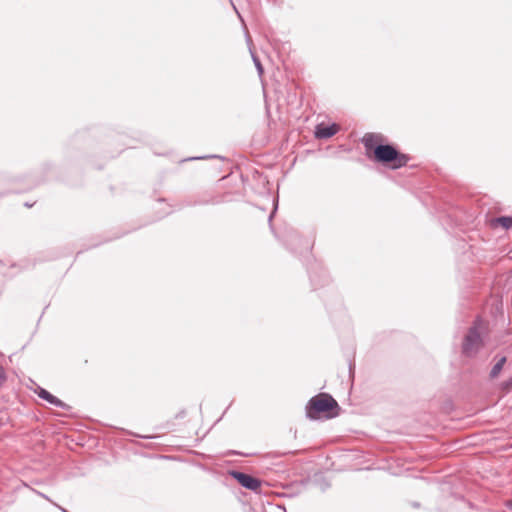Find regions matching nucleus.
Returning <instances> with one entry per match:
<instances>
[{
    "instance_id": "f257e3e1",
    "label": "nucleus",
    "mask_w": 512,
    "mask_h": 512,
    "mask_svg": "<svg viewBox=\"0 0 512 512\" xmlns=\"http://www.w3.org/2000/svg\"><path fill=\"white\" fill-rule=\"evenodd\" d=\"M307 416L317 420L321 418L331 419L339 414V406L336 400L327 393H319L312 397L307 404Z\"/></svg>"
},
{
    "instance_id": "f03ea898",
    "label": "nucleus",
    "mask_w": 512,
    "mask_h": 512,
    "mask_svg": "<svg viewBox=\"0 0 512 512\" xmlns=\"http://www.w3.org/2000/svg\"><path fill=\"white\" fill-rule=\"evenodd\" d=\"M375 161L386 164L392 169H398L407 165L409 156L399 152L392 145H378L374 149Z\"/></svg>"
},
{
    "instance_id": "7ed1b4c3",
    "label": "nucleus",
    "mask_w": 512,
    "mask_h": 512,
    "mask_svg": "<svg viewBox=\"0 0 512 512\" xmlns=\"http://www.w3.org/2000/svg\"><path fill=\"white\" fill-rule=\"evenodd\" d=\"M482 346V339L478 327H473L467 333L464 343H463V352L471 356L475 354L479 348Z\"/></svg>"
},
{
    "instance_id": "20e7f679",
    "label": "nucleus",
    "mask_w": 512,
    "mask_h": 512,
    "mask_svg": "<svg viewBox=\"0 0 512 512\" xmlns=\"http://www.w3.org/2000/svg\"><path fill=\"white\" fill-rule=\"evenodd\" d=\"M230 474L240 485L249 490L258 491L261 487V481L251 475L238 471H232Z\"/></svg>"
},
{
    "instance_id": "39448f33",
    "label": "nucleus",
    "mask_w": 512,
    "mask_h": 512,
    "mask_svg": "<svg viewBox=\"0 0 512 512\" xmlns=\"http://www.w3.org/2000/svg\"><path fill=\"white\" fill-rule=\"evenodd\" d=\"M339 131V126L337 124L332 125H324L319 124L315 130V136L320 139L330 138L335 135Z\"/></svg>"
},
{
    "instance_id": "423d86ee",
    "label": "nucleus",
    "mask_w": 512,
    "mask_h": 512,
    "mask_svg": "<svg viewBox=\"0 0 512 512\" xmlns=\"http://www.w3.org/2000/svg\"><path fill=\"white\" fill-rule=\"evenodd\" d=\"M362 142L367 150H373L376 146L382 145L383 137L380 134L367 133L363 136Z\"/></svg>"
},
{
    "instance_id": "0eeeda50",
    "label": "nucleus",
    "mask_w": 512,
    "mask_h": 512,
    "mask_svg": "<svg viewBox=\"0 0 512 512\" xmlns=\"http://www.w3.org/2000/svg\"><path fill=\"white\" fill-rule=\"evenodd\" d=\"M490 227L496 229L498 227H502L503 229L512 228V217L502 216L498 218H493L489 222Z\"/></svg>"
},
{
    "instance_id": "6e6552de",
    "label": "nucleus",
    "mask_w": 512,
    "mask_h": 512,
    "mask_svg": "<svg viewBox=\"0 0 512 512\" xmlns=\"http://www.w3.org/2000/svg\"><path fill=\"white\" fill-rule=\"evenodd\" d=\"M38 396L40 398L46 400L50 404L55 405L57 407H64L65 406V404L60 399H58L57 397H55L54 395H52L51 393H49L45 389H40L38 391Z\"/></svg>"
},
{
    "instance_id": "1a4fd4ad",
    "label": "nucleus",
    "mask_w": 512,
    "mask_h": 512,
    "mask_svg": "<svg viewBox=\"0 0 512 512\" xmlns=\"http://www.w3.org/2000/svg\"><path fill=\"white\" fill-rule=\"evenodd\" d=\"M506 363V357H502L492 368L491 370V377H497L499 373L501 372L504 364Z\"/></svg>"
},
{
    "instance_id": "9d476101",
    "label": "nucleus",
    "mask_w": 512,
    "mask_h": 512,
    "mask_svg": "<svg viewBox=\"0 0 512 512\" xmlns=\"http://www.w3.org/2000/svg\"><path fill=\"white\" fill-rule=\"evenodd\" d=\"M6 381V374L4 368L0 365V386Z\"/></svg>"
},
{
    "instance_id": "9b49d317",
    "label": "nucleus",
    "mask_w": 512,
    "mask_h": 512,
    "mask_svg": "<svg viewBox=\"0 0 512 512\" xmlns=\"http://www.w3.org/2000/svg\"><path fill=\"white\" fill-rule=\"evenodd\" d=\"M507 388H512V378L506 383Z\"/></svg>"
},
{
    "instance_id": "f8f14e48",
    "label": "nucleus",
    "mask_w": 512,
    "mask_h": 512,
    "mask_svg": "<svg viewBox=\"0 0 512 512\" xmlns=\"http://www.w3.org/2000/svg\"><path fill=\"white\" fill-rule=\"evenodd\" d=\"M507 506L512 509V499L507 503Z\"/></svg>"
}]
</instances>
